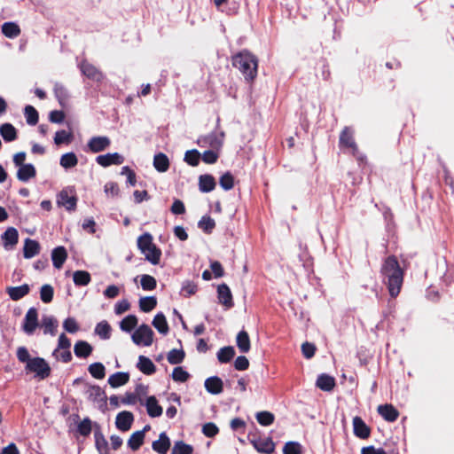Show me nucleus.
<instances>
[{"label":"nucleus","mask_w":454,"mask_h":454,"mask_svg":"<svg viewBox=\"0 0 454 454\" xmlns=\"http://www.w3.org/2000/svg\"><path fill=\"white\" fill-rule=\"evenodd\" d=\"M149 427L146 426L145 427L144 430H141V431H137L135 433H133L131 434V436L129 437V441H128V445L130 449H132L133 450H137L139 449V447L143 444L144 442V438H145V431Z\"/></svg>","instance_id":"32"},{"label":"nucleus","mask_w":454,"mask_h":454,"mask_svg":"<svg viewBox=\"0 0 454 454\" xmlns=\"http://www.w3.org/2000/svg\"><path fill=\"white\" fill-rule=\"evenodd\" d=\"M232 65L239 70L247 82L254 81L257 75L258 59L247 51H242L234 55Z\"/></svg>","instance_id":"3"},{"label":"nucleus","mask_w":454,"mask_h":454,"mask_svg":"<svg viewBox=\"0 0 454 454\" xmlns=\"http://www.w3.org/2000/svg\"><path fill=\"white\" fill-rule=\"evenodd\" d=\"M199 227L207 233H210L215 226V220L209 216H203L199 223Z\"/></svg>","instance_id":"52"},{"label":"nucleus","mask_w":454,"mask_h":454,"mask_svg":"<svg viewBox=\"0 0 454 454\" xmlns=\"http://www.w3.org/2000/svg\"><path fill=\"white\" fill-rule=\"evenodd\" d=\"M112 328L106 321L99 322L95 327V333L102 340H108L111 337Z\"/></svg>","instance_id":"38"},{"label":"nucleus","mask_w":454,"mask_h":454,"mask_svg":"<svg viewBox=\"0 0 454 454\" xmlns=\"http://www.w3.org/2000/svg\"><path fill=\"white\" fill-rule=\"evenodd\" d=\"M353 429L356 437L367 439L370 436L371 430L360 417L356 416L353 419Z\"/></svg>","instance_id":"15"},{"label":"nucleus","mask_w":454,"mask_h":454,"mask_svg":"<svg viewBox=\"0 0 454 454\" xmlns=\"http://www.w3.org/2000/svg\"><path fill=\"white\" fill-rule=\"evenodd\" d=\"M111 145L109 137L105 136H98L91 137L87 146L91 153H97L107 149Z\"/></svg>","instance_id":"8"},{"label":"nucleus","mask_w":454,"mask_h":454,"mask_svg":"<svg viewBox=\"0 0 454 454\" xmlns=\"http://www.w3.org/2000/svg\"><path fill=\"white\" fill-rule=\"evenodd\" d=\"M379 414L387 421L394 422L399 416L398 411L392 404H383L378 407Z\"/></svg>","instance_id":"17"},{"label":"nucleus","mask_w":454,"mask_h":454,"mask_svg":"<svg viewBox=\"0 0 454 454\" xmlns=\"http://www.w3.org/2000/svg\"><path fill=\"white\" fill-rule=\"evenodd\" d=\"M0 135L5 142H12L17 138V129L11 123H4L0 126Z\"/></svg>","instance_id":"27"},{"label":"nucleus","mask_w":454,"mask_h":454,"mask_svg":"<svg viewBox=\"0 0 454 454\" xmlns=\"http://www.w3.org/2000/svg\"><path fill=\"white\" fill-rule=\"evenodd\" d=\"M215 7L227 14H233L238 12L239 4L237 3H232V6H227L229 4V0H213Z\"/></svg>","instance_id":"39"},{"label":"nucleus","mask_w":454,"mask_h":454,"mask_svg":"<svg viewBox=\"0 0 454 454\" xmlns=\"http://www.w3.org/2000/svg\"><path fill=\"white\" fill-rule=\"evenodd\" d=\"M40 297H41V300L43 302H45V303L51 302L52 301V298H53V288H52V286H50V285H43L41 287Z\"/></svg>","instance_id":"55"},{"label":"nucleus","mask_w":454,"mask_h":454,"mask_svg":"<svg viewBox=\"0 0 454 454\" xmlns=\"http://www.w3.org/2000/svg\"><path fill=\"white\" fill-rule=\"evenodd\" d=\"M219 183L223 190L229 191L232 189L234 185L233 176L230 172H226L220 177Z\"/></svg>","instance_id":"53"},{"label":"nucleus","mask_w":454,"mask_h":454,"mask_svg":"<svg viewBox=\"0 0 454 454\" xmlns=\"http://www.w3.org/2000/svg\"><path fill=\"white\" fill-rule=\"evenodd\" d=\"M217 296L219 302L225 307L226 309H229L233 307V299L231 289L226 284L219 285L217 287Z\"/></svg>","instance_id":"11"},{"label":"nucleus","mask_w":454,"mask_h":454,"mask_svg":"<svg viewBox=\"0 0 454 454\" xmlns=\"http://www.w3.org/2000/svg\"><path fill=\"white\" fill-rule=\"evenodd\" d=\"M88 371L90 375L98 380H102L106 376V368L102 363H93L89 365Z\"/></svg>","instance_id":"43"},{"label":"nucleus","mask_w":454,"mask_h":454,"mask_svg":"<svg viewBox=\"0 0 454 454\" xmlns=\"http://www.w3.org/2000/svg\"><path fill=\"white\" fill-rule=\"evenodd\" d=\"M137 368L146 375L153 374L156 370V367L152 360L145 356H139Z\"/></svg>","instance_id":"31"},{"label":"nucleus","mask_w":454,"mask_h":454,"mask_svg":"<svg viewBox=\"0 0 454 454\" xmlns=\"http://www.w3.org/2000/svg\"><path fill=\"white\" fill-rule=\"evenodd\" d=\"M284 454H301V447L298 442H289L283 449Z\"/></svg>","instance_id":"61"},{"label":"nucleus","mask_w":454,"mask_h":454,"mask_svg":"<svg viewBox=\"0 0 454 454\" xmlns=\"http://www.w3.org/2000/svg\"><path fill=\"white\" fill-rule=\"evenodd\" d=\"M42 326L43 327V332L45 334H51L54 336L57 333L58 328V321L52 316H44L42 318Z\"/></svg>","instance_id":"29"},{"label":"nucleus","mask_w":454,"mask_h":454,"mask_svg":"<svg viewBox=\"0 0 454 454\" xmlns=\"http://www.w3.org/2000/svg\"><path fill=\"white\" fill-rule=\"evenodd\" d=\"M153 450L160 454H166L170 447L169 438L165 433H161L157 441H154L152 445Z\"/></svg>","instance_id":"25"},{"label":"nucleus","mask_w":454,"mask_h":454,"mask_svg":"<svg viewBox=\"0 0 454 454\" xmlns=\"http://www.w3.org/2000/svg\"><path fill=\"white\" fill-rule=\"evenodd\" d=\"M145 406L148 415L152 418H157L162 414V407L158 403L157 399L153 395L146 399Z\"/></svg>","instance_id":"21"},{"label":"nucleus","mask_w":454,"mask_h":454,"mask_svg":"<svg viewBox=\"0 0 454 454\" xmlns=\"http://www.w3.org/2000/svg\"><path fill=\"white\" fill-rule=\"evenodd\" d=\"M137 247L145 259L152 264L156 265L160 262L161 251L153 244L150 233H144L137 239Z\"/></svg>","instance_id":"4"},{"label":"nucleus","mask_w":454,"mask_h":454,"mask_svg":"<svg viewBox=\"0 0 454 454\" xmlns=\"http://www.w3.org/2000/svg\"><path fill=\"white\" fill-rule=\"evenodd\" d=\"M153 325L162 334H167L168 332V325L166 317L162 313H158L154 317Z\"/></svg>","instance_id":"40"},{"label":"nucleus","mask_w":454,"mask_h":454,"mask_svg":"<svg viewBox=\"0 0 454 454\" xmlns=\"http://www.w3.org/2000/svg\"><path fill=\"white\" fill-rule=\"evenodd\" d=\"M256 419L262 426H270L274 421V415L270 411H260L256 414Z\"/></svg>","instance_id":"51"},{"label":"nucleus","mask_w":454,"mask_h":454,"mask_svg":"<svg viewBox=\"0 0 454 454\" xmlns=\"http://www.w3.org/2000/svg\"><path fill=\"white\" fill-rule=\"evenodd\" d=\"M78 432L83 435H89L91 432V421L90 419H82L78 425Z\"/></svg>","instance_id":"63"},{"label":"nucleus","mask_w":454,"mask_h":454,"mask_svg":"<svg viewBox=\"0 0 454 454\" xmlns=\"http://www.w3.org/2000/svg\"><path fill=\"white\" fill-rule=\"evenodd\" d=\"M192 450L191 445L184 443L183 441H178L174 444L172 454H192Z\"/></svg>","instance_id":"49"},{"label":"nucleus","mask_w":454,"mask_h":454,"mask_svg":"<svg viewBox=\"0 0 454 454\" xmlns=\"http://www.w3.org/2000/svg\"><path fill=\"white\" fill-rule=\"evenodd\" d=\"M81 72L89 79H91L96 82H100L103 80V74L92 64L83 60L80 64Z\"/></svg>","instance_id":"13"},{"label":"nucleus","mask_w":454,"mask_h":454,"mask_svg":"<svg viewBox=\"0 0 454 454\" xmlns=\"http://www.w3.org/2000/svg\"><path fill=\"white\" fill-rule=\"evenodd\" d=\"M134 416L130 411H121L116 416L115 425L118 429L121 431H128L130 429Z\"/></svg>","instance_id":"14"},{"label":"nucleus","mask_w":454,"mask_h":454,"mask_svg":"<svg viewBox=\"0 0 454 454\" xmlns=\"http://www.w3.org/2000/svg\"><path fill=\"white\" fill-rule=\"evenodd\" d=\"M157 305V300L153 296L143 297L139 300V308L144 312H150Z\"/></svg>","instance_id":"46"},{"label":"nucleus","mask_w":454,"mask_h":454,"mask_svg":"<svg viewBox=\"0 0 454 454\" xmlns=\"http://www.w3.org/2000/svg\"><path fill=\"white\" fill-rule=\"evenodd\" d=\"M199 186L202 192H209L215 187V178L210 175H202L199 178Z\"/></svg>","instance_id":"34"},{"label":"nucleus","mask_w":454,"mask_h":454,"mask_svg":"<svg viewBox=\"0 0 454 454\" xmlns=\"http://www.w3.org/2000/svg\"><path fill=\"white\" fill-rule=\"evenodd\" d=\"M40 245L36 240L27 239L24 243L23 255L26 259H30L38 254Z\"/></svg>","instance_id":"20"},{"label":"nucleus","mask_w":454,"mask_h":454,"mask_svg":"<svg viewBox=\"0 0 454 454\" xmlns=\"http://www.w3.org/2000/svg\"><path fill=\"white\" fill-rule=\"evenodd\" d=\"M17 358L20 362L26 364L25 370L27 373H34L40 380L49 377L51 367L48 363L42 357H31L27 348H18Z\"/></svg>","instance_id":"2"},{"label":"nucleus","mask_w":454,"mask_h":454,"mask_svg":"<svg viewBox=\"0 0 454 454\" xmlns=\"http://www.w3.org/2000/svg\"><path fill=\"white\" fill-rule=\"evenodd\" d=\"M86 395L90 401L94 403L105 402V392L98 386H90L86 391Z\"/></svg>","instance_id":"28"},{"label":"nucleus","mask_w":454,"mask_h":454,"mask_svg":"<svg viewBox=\"0 0 454 454\" xmlns=\"http://www.w3.org/2000/svg\"><path fill=\"white\" fill-rule=\"evenodd\" d=\"M316 386L323 391H332L335 386V380L333 377L327 374H321L317 377Z\"/></svg>","instance_id":"23"},{"label":"nucleus","mask_w":454,"mask_h":454,"mask_svg":"<svg viewBox=\"0 0 454 454\" xmlns=\"http://www.w3.org/2000/svg\"><path fill=\"white\" fill-rule=\"evenodd\" d=\"M57 204L59 207H64L68 211H74L77 204V198L74 194V191L69 188L60 191L57 195Z\"/></svg>","instance_id":"6"},{"label":"nucleus","mask_w":454,"mask_h":454,"mask_svg":"<svg viewBox=\"0 0 454 454\" xmlns=\"http://www.w3.org/2000/svg\"><path fill=\"white\" fill-rule=\"evenodd\" d=\"M27 124L35 125L38 121V113L32 106H27L24 109Z\"/></svg>","instance_id":"48"},{"label":"nucleus","mask_w":454,"mask_h":454,"mask_svg":"<svg viewBox=\"0 0 454 454\" xmlns=\"http://www.w3.org/2000/svg\"><path fill=\"white\" fill-rule=\"evenodd\" d=\"M104 192L107 197H116L119 194L118 184L114 182H108L104 186Z\"/></svg>","instance_id":"62"},{"label":"nucleus","mask_w":454,"mask_h":454,"mask_svg":"<svg viewBox=\"0 0 454 454\" xmlns=\"http://www.w3.org/2000/svg\"><path fill=\"white\" fill-rule=\"evenodd\" d=\"M137 317L134 315L125 317L120 323V328L123 332H131L137 325Z\"/></svg>","instance_id":"45"},{"label":"nucleus","mask_w":454,"mask_h":454,"mask_svg":"<svg viewBox=\"0 0 454 454\" xmlns=\"http://www.w3.org/2000/svg\"><path fill=\"white\" fill-rule=\"evenodd\" d=\"M184 358V353L180 349H172L168 354V361L171 364H180Z\"/></svg>","instance_id":"50"},{"label":"nucleus","mask_w":454,"mask_h":454,"mask_svg":"<svg viewBox=\"0 0 454 454\" xmlns=\"http://www.w3.org/2000/svg\"><path fill=\"white\" fill-rule=\"evenodd\" d=\"M204 385L207 391L212 395H218L223 392V383L217 376L207 378Z\"/></svg>","instance_id":"18"},{"label":"nucleus","mask_w":454,"mask_h":454,"mask_svg":"<svg viewBox=\"0 0 454 454\" xmlns=\"http://www.w3.org/2000/svg\"><path fill=\"white\" fill-rule=\"evenodd\" d=\"M29 286L27 284L20 286H8L6 293L12 301H19L29 293Z\"/></svg>","instance_id":"19"},{"label":"nucleus","mask_w":454,"mask_h":454,"mask_svg":"<svg viewBox=\"0 0 454 454\" xmlns=\"http://www.w3.org/2000/svg\"><path fill=\"white\" fill-rule=\"evenodd\" d=\"M37 326H38L37 310L35 308H30L25 315L22 329L27 334L31 335L34 333V332L35 331Z\"/></svg>","instance_id":"7"},{"label":"nucleus","mask_w":454,"mask_h":454,"mask_svg":"<svg viewBox=\"0 0 454 454\" xmlns=\"http://www.w3.org/2000/svg\"><path fill=\"white\" fill-rule=\"evenodd\" d=\"M381 274L391 297H396L401 290L403 273L395 256H389L385 260L381 267Z\"/></svg>","instance_id":"1"},{"label":"nucleus","mask_w":454,"mask_h":454,"mask_svg":"<svg viewBox=\"0 0 454 454\" xmlns=\"http://www.w3.org/2000/svg\"><path fill=\"white\" fill-rule=\"evenodd\" d=\"M353 134L354 131L349 127L344 128L340 136V144L341 146L348 147L355 153L356 151V145L354 141Z\"/></svg>","instance_id":"16"},{"label":"nucleus","mask_w":454,"mask_h":454,"mask_svg":"<svg viewBox=\"0 0 454 454\" xmlns=\"http://www.w3.org/2000/svg\"><path fill=\"white\" fill-rule=\"evenodd\" d=\"M77 163L78 159L74 153H67L60 157L59 164L66 169L75 167Z\"/></svg>","instance_id":"41"},{"label":"nucleus","mask_w":454,"mask_h":454,"mask_svg":"<svg viewBox=\"0 0 454 454\" xmlns=\"http://www.w3.org/2000/svg\"><path fill=\"white\" fill-rule=\"evenodd\" d=\"M223 132L217 136L215 133L208 134L198 139V145L201 147L210 146L214 149H219L223 145Z\"/></svg>","instance_id":"9"},{"label":"nucleus","mask_w":454,"mask_h":454,"mask_svg":"<svg viewBox=\"0 0 454 454\" xmlns=\"http://www.w3.org/2000/svg\"><path fill=\"white\" fill-rule=\"evenodd\" d=\"M72 134L66 131V130H59L57 131L54 137V143L57 145H59L61 144H68L71 141Z\"/></svg>","instance_id":"56"},{"label":"nucleus","mask_w":454,"mask_h":454,"mask_svg":"<svg viewBox=\"0 0 454 454\" xmlns=\"http://www.w3.org/2000/svg\"><path fill=\"white\" fill-rule=\"evenodd\" d=\"M141 286L146 291L153 290L156 287V279L150 275H142Z\"/></svg>","instance_id":"57"},{"label":"nucleus","mask_w":454,"mask_h":454,"mask_svg":"<svg viewBox=\"0 0 454 454\" xmlns=\"http://www.w3.org/2000/svg\"><path fill=\"white\" fill-rule=\"evenodd\" d=\"M3 246L6 250H12L17 245L19 240L18 231L13 227H9L2 234Z\"/></svg>","instance_id":"12"},{"label":"nucleus","mask_w":454,"mask_h":454,"mask_svg":"<svg viewBox=\"0 0 454 454\" xmlns=\"http://www.w3.org/2000/svg\"><path fill=\"white\" fill-rule=\"evenodd\" d=\"M197 292V286L189 280L183 283L181 288V294L184 297L191 296Z\"/></svg>","instance_id":"58"},{"label":"nucleus","mask_w":454,"mask_h":454,"mask_svg":"<svg viewBox=\"0 0 454 454\" xmlns=\"http://www.w3.org/2000/svg\"><path fill=\"white\" fill-rule=\"evenodd\" d=\"M252 442L259 452L270 453L274 450V443L269 438L254 440Z\"/></svg>","instance_id":"33"},{"label":"nucleus","mask_w":454,"mask_h":454,"mask_svg":"<svg viewBox=\"0 0 454 454\" xmlns=\"http://www.w3.org/2000/svg\"><path fill=\"white\" fill-rule=\"evenodd\" d=\"M74 283L76 286H87L90 280V274L86 270H76L73 274Z\"/></svg>","instance_id":"44"},{"label":"nucleus","mask_w":454,"mask_h":454,"mask_svg":"<svg viewBox=\"0 0 454 454\" xmlns=\"http://www.w3.org/2000/svg\"><path fill=\"white\" fill-rule=\"evenodd\" d=\"M189 373L182 367H176L172 372V379L177 382H185L189 379Z\"/></svg>","instance_id":"59"},{"label":"nucleus","mask_w":454,"mask_h":454,"mask_svg":"<svg viewBox=\"0 0 454 454\" xmlns=\"http://www.w3.org/2000/svg\"><path fill=\"white\" fill-rule=\"evenodd\" d=\"M153 335L154 333L151 327L143 324L135 330L131 339L137 346L149 347L153 342Z\"/></svg>","instance_id":"5"},{"label":"nucleus","mask_w":454,"mask_h":454,"mask_svg":"<svg viewBox=\"0 0 454 454\" xmlns=\"http://www.w3.org/2000/svg\"><path fill=\"white\" fill-rule=\"evenodd\" d=\"M200 154L197 150L187 151L184 154V160L191 166H197L200 162Z\"/></svg>","instance_id":"54"},{"label":"nucleus","mask_w":454,"mask_h":454,"mask_svg":"<svg viewBox=\"0 0 454 454\" xmlns=\"http://www.w3.org/2000/svg\"><path fill=\"white\" fill-rule=\"evenodd\" d=\"M129 380V375L127 372H115L108 378V383L112 387H119L125 385Z\"/></svg>","instance_id":"30"},{"label":"nucleus","mask_w":454,"mask_h":454,"mask_svg":"<svg viewBox=\"0 0 454 454\" xmlns=\"http://www.w3.org/2000/svg\"><path fill=\"white\" fill-rule=\"evenodd\" d=\"M236 343L242 353H247L250 350V339L246 331H240L236 338Z\"/></svg>","instance_id":"35"},{"label":"nucleus","mask_w":454,"mask_h":454,"mask_svg":"<svg viewBox=\"0 0 454 454\" xmlns=\"http://www.w3.org/2000/svg\"><path fill=\"white\" fill-rule=\"evenodd\" d=\"M67 254L64 247H58L52 250L51 259L55 268L60 269L67 260Z\"/></svg>","instance_id":"26"},{"label":"nucleus","mask_w":454,"mask_h":454,"mask_svg":"<svg viewBox=\"0 0 454 454\" xmlns=\"http://www.w3.org/2000/svg\"><path fill=\"white\" fill-rule=\"evenodd\" d=\"M36 171L34 165L28 163L19 168L17 172V178L20 181L27 182L35 176Z\"/></svg>","instance_id":"24"},{"label":"nucleus","mask_w":454,"mask_h":454,"mask_svg":"<svg viewBox=\"0 0 454 454\" xmlns=\"http://www.w3.org/2000/svg\"><path fill=\"white\" fill-rule=\"evenodd\" d=\"M2 33L8 38H15L20 35V28L14 22H5L2 25Z\"/></svg>","instance_id":"36"},{"label":"nucleus","mask_w":454,"mask_h":454,"mask_svg":"<svg viewBox=\"0 0 454 454\" xmlns=\"http://www.w3.org/2000/svg\"><path fill=\"white\" fill-rule=\"evenodd\" d=\"M54 93L59 104L64 106L68 98V92L67 89L62 84L56 83L54 85Z\"/></svg>","instance_id":"47"},{"label":"nucleus","mask_w":454,"mask_h":454,"mask_svg":"<svg viewBox=\"0 0 454 454\" xmlns=\"http://www.w3.org/2000/svg\"><path fill=\"white\" fill-rule=\"evenodd\" d=\"M153 166L159 172H166L169 167L168 158L164 153H158L154 156Z\"/></svg>","instance_id":"37"},{"label":"nucleus","mask_w":454,"mask_h":454,"mask_svg":"<svg viewBox=\"0 0 454 454\" xmlns=\"http://www.w3.org/2000/svg\"><path fill=\"white\" fill-rule=\"evenodd\" d=\"M63 328L69 333H75L80 329L76 320L74 317H67L63 322Z\"/></svg>","instance_id":"60"},{"label":"nucleus","mask_w":454,"mask_h":454,"mask_svg":"<svg viewBox=\"0 0 454 454\" xmlns=\"http://www.w3.org/2000/svg\"><path fill=\"white\" fill-rule=\"evenodd\" d=\"M92 350V346L85 340H78L74 347V355L81 358H86L90 356Z\"/></svg>","instance_id":"22"},{"label":"nucleus","mask_w":454,"mask_h":454,"mask_svg":"<svg viewBox=\"0 0 454 454\" xmlns=\"http://www.w3.org/2000/svg\"><path fill=\"white\" fill-rule=\"evenodd\" d=\"M71 346L70 340L65 333H61L59 337L58 348L55 349L54 354H58L60 349H69Z\"/></svg>","instance_id":"64"},{"label":"nucleus","mask_w":454,"mask_h":454,"mask_svg":"<svg viewBox=\"0 0 454 454\" xmlns=\"http://www.w3.org/2000/svg\"><path fill=\"white\" fill-rule=\"evenodd\" d=\"M96 161L98 165L106 168L111 165H121L124 161L123 156L118 153H106L98 155L96 158Z\"/></svg>","instance_id":"10"},{"label":"nucleus","mask_w":454,"mask_h":454,"mask_svg":"<svg viewBox=\"0 0 454 454\" xmlns=\"http://www.w3.org/2000/svg\"><path fill=\"white\" fill-rule=\"evenodd\" d=\"M234 356L235 350L231 346L223 347L217 352V359L220 363H228L234 357Z\"/></svg>","instance_id":"42"}]
</instances>
